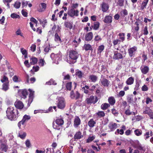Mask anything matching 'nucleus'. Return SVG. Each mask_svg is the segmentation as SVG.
Here are the masks:
<instances>
[{
    "mask_svg": "<svg viewBox=\"0 0 153 153\" xmlns=\"http://www.w3.org/2000/svg\"><path fill=\"white\" fill-rule=\"evenodd\" d=\"M19 113L18 110L15 109L14 108L10 106L8 107L6 111L7 116L10 120H14L17 119Z\"/></svg>",
    "mask_w": 153,
    "mask_h": 153,
    "instance_id": "1",
    "label": "nucleus"
},
{
    "mask_svg": "<svg viewBox=\"0 0 153 153\" xmlns=\"http://www.w3.org/2000/svg\"><path fill=\"white\" fill-rule=\"evenodd\" d=\"M79 54L75 50H70L69 52V57L70 58L73 60H70L68 62L70 64H74L76 61V59L78 58Z\"/></svg>",
    "mask_w": 153,
    "mask_h": 153,
    "instance_id": "2",
    "label": "nucleus"
},
{
    "mask_svg": "<svg viewBox=\"0 0 153 153\" xmlns=\"http://www.w3.org/2000/svg\"><path fill=\"white\" fill-rule=\"evenodd\" d=\"M98 100L97 97L93 95L87 98L85 100L86 103L88 105H91L92 103L95 104Z\"/></svg>",
    "mask_w": 153,
    "mask_h": 153,
    "instance_id": "3",
    "label": "nucleus"
},
{
    "mask_svg": "<svg viewBox=\"0 0 153 153\" xmlns=\"http://www.w3.org/2000/svg\"><path fill=\"white\" fill-rule=\"evenodd\" d=\"M68 14L70 16L74 18V16L77 17L79 16V11L78 10H75L73 8L68 9Z\"/></svg>",
    "mask_w": 153,
    "mask_h": 153,
    "instance_id": "4",
    "label": "nucleus"
},
{
    "mask_svg": "<svg viewBox=\"0 0 153 153\" xmlns=\"http://www.w3.org/2000/svg\"><path fill=\"white\" fill-rule=\"evenodd\" d=\"M18 92L20 94L21 98H23L24 99L27 97L28 94V90L25 89L19 90L18 91Z\"/></svg>",
    "mask_w": 153,
    "mask_h": 153,
    "instance_id": "5",
    "label": "nucleus"
},
{
    "mask_svg": "<svg viewBox=\"0 0 153 153\" xmlns=\"http://www.w3.org/2000/svg\"><path fill=\"white\" fill-rule=\"evenodd\" d=\"M30 119V117L29 115H25L23 117L21 121H20L18 123V126L19 128H21V125H24L25 123Z\"/></svg>",
    "mask_w": 153,
    "mask_h": 153,
    "instance_id": "6",
    "label": "nucleus"
},
{
    "mask_svg": "<svg viewBox=\"0 0 153 153\" xmlns=\"http://www.w3.org/2000/svg\"><path fill=\"white\" fill-rule=\"evenodd\" d=\"M28 91L30 92V94L29 96V98L28 100L27 105L29 106L33 101V99L34 97V91H33L30 89H29Z\"/></svg>",
    "mask_w": 153,
    "mask_h": 153,
    "instance_id": "7",
    "label": "nucleus"
},
{
    "mask_svg": "<svg viewBox=\"0 0 153 153\" xmlns=\"http://www.w3.org/2000/svg\"><path fill=\"white\" fill-rule=\"evenodd\" d=\"M114 54L113 56V59L114 60H119L123 58V56L122 54L119 53L117 51H115L114 52Z\"/></svg>",
    "mask_w": 153,
    "mask_h": 153,
    "instance_id": "8",
    "label": "nucleus"
},
{
    "mask_svg": "<svg viewBox=\"0 0 153 153\" xmlns=\"http://www.w3.org/2000/svg\"><path fill=\"white\" fill-rule=\"evenodd\" d=\"M143 113L148 114L151 119H153V112L148 107L146 108L145 110L143 111Z\"/></svg>",
    "mask_w": 153,
    "mask_h": 153,
    "instance_id": "9",
    "label": "nucleus"
},
{
    "mask_svg": "<svg viewBox=\"0 0 153 153\" xmlns=\"http://www.w3.org/2000/svg\"><path fill=\"white\" fill-rule=\"evenodd\" d=\"M83 137V135L81 131H77L76 132L74 135V140L76 141V140L81 139Z\"/></svg>",
    "mask_w": 153,
    "mask_h": 153,
    "instance_id": "10",
    "label": "nucleus"
},
{
    "mask_svg": "<svg viewBox=\"0 0 153 153\" xmlns=\"http://www.w3.org/2000/svg\"><path fill=\"white\" fill-rule=\"evenodd\" d=\"M57 105L58 108L60 109H63L65 106V103L64 100H59L57 103Z\"/></svg>",
    "mask_w": 153,
    "mask_h": 153,
    "instance_id": "11",
    "label": "nucleus"
},
{
    "mask_svg": "<svg viewBox=\"0 0 153 153\" xmlns=\"http://www.w3.org/2000/svg\"><path fill=\"white\" fill-rule=\"evenodd\" d=\"M137 47L134 46L128 49V52L129 56L131 57L133 56L134 55V53L137 51Z\"/></svg>",
    "mask_w": 153,
    "mask_h": 153,
    "instance_id": "12",
    "label": "nucleus"
},
{
    "mask_svg": "<svg viewBox=\"0 0 153 153\" xmlns=\"http://www.w3.org/2000/svg\"><path fill=\"white\" fill-rule=\"evenodd\" d=\"M81 123V120L78 116H75L74 122V126L75 128H77Z\"/></svg>",
    "mask_w": 153,
    "mask_h": 153,
    "instance_id": "13",
    "label": "nucleus"
},
{
    "mask_svg": "<svg viewBox=\"0 0 153 153\" xmlns=\"http://www.w3.org/2000/svg\"><path fill=\"white\" fill-rule=\"evenodd\" d=\"M85 40L86 41L89 42L91 41L93 38V33L91 32H88L85 35Z\"/></svg>",
    "mask_w": 153,
    "mask_h": 153,
    "instance_id": "14",
    "label": "nucleus"
},
{
    "mask_svg": "<svg viewBox=\"0 0 153 153\" xmlns=\"http://www.w3.org/2000/svg\"><path fill=\"white\" fill-rule=\"evenodd\" d=\"M102 8V11L103 12H106L108 9L109 6L105 2H102L100 5Z\"/></svg>",
    "mask_w": 153,
    "mask_h": 153,
    "instance_id": "15",
    "label": "nucleus"
},
{
    "mask_svg": "<svg viewBox=\"0 0 153 153\" xmlns=\"http://www.w3.org/2000/svg\"><path fill=\"white\" fill-rule=\"evenodd\" d=\"M14 105L16 108L20 109H22L24 106L23 102L20 101H16L14 103Z\"/></svg>",
    "mask_w": 153,
    "mask_h": 153,
    "instance_id": "16",
    "label": "nucleus"
},
{
    "mask_svg": "<svg viewBox=\"0 0 153 153\" xmlns=\"http://www.w3.org/2000/svg\"><path fill=\"white\" fill-rule=\"evenodd\" d=\"M108 127L110 129V131H112L117 128V125L116 123H111L109 124Z\"/></svg>",
    "mask_w": 153,
    "mask_h": 153,
    "instance_id": "17",
    "label": "nucleus"
},
{
    "mask_svg": "<svg viewBox=\"0 0 153 153\" xmlns=\"http://www.w3.org/2000/svg\"><path fill=\"white\" fill-rule=\"evenodd\" d=\"M140 69L142 72L144 74H146L149 72V68L148 66L145 65L142 66Z\"/></svg>",
    "mask_w": 153,
    "mask_h": 153,
    "instance_id": "18",
    "label": "nucleus"
},
{
    "mask_svg": "<svg viewBox=\"0 0 153 153\" xmlns=\"http://www.w3.org/2000/svg\"><path fill=\"white\" fill-rule=\"evenodd\" d=\"M112 17L111 16H107L105 17L103 21L105 23H110L112 22Z\"/></svg>",
    "mask_w": 153,
    "mask_h": 153,
    "instance_id": "19",
    "label": "nucleus"
},
{
    "mask_svg": "<svg viewBox=\"0 0 153 153\" xmlns=\"http://www.w3.org/2000/svg\"><path fill=\"white\" fill-rule=\"evenodd\" d=\"M108 101L109 102L108 104H110V105H111L112 106L114 105L116 102V100L114 97L112 96L108 97Z\"/></svg>",
    "mask_w": 153,
    "mask_h": 153,
    "instance_id": "20",
    "label": "nucleus"
},
{
    "mask_svg": "<svg viewBox=\"0 0 153 153\" xmlns=\"http://www.w3.org/2000/svg\"><path fill=\"white\" fill-rule=\"evenodd\" d=\"M26 136L25 132L22 131H20L18 132V136L22 139H24Z\"/></svg>",
    "mask_w": 153,
    "mask_h": 153,
    "instance_id": "21",
    "label": "nucleus"
},
{
    "mask_svg": "<svg viewBox=\"0 0 153 153\" xmlns=\"http://www.w3.org/2000/svg\"><path fill=\"white\" fill-rule=\"evenodd\" d=\"M83 49L86 51L88 50L92 51L93 50L91 45L90 44H85L83 46Z\"/></svg>",
    "mask_w": 153,
    "mask_h": 153,
    "instance_id": "22",
    "label": "nucleus"
},
{
    "mask_svg": "<svg viewBox=\"0 0 153 153\" xmlns=\"http://www.w3.org/2000/svg\"><path fill=\"white\" fill-rule=\"evenodd\" d=\"M96 124V122L93 119H90L88 123V125L90 128L93 127Z\"/></svg>",
    "mask_w": 153,
    "mask_h": 153,
    "instance_id": "23",
    "label": "nucleus"
},
{
    "mask_svg": "<svg viewBox=\"0 0 153 153\" xmlns=\"http://www.w3.org/2000/svg\"><path fill=\"white\" fill-rule=\"evenodd\" d=\"M102 85L104 86H108L109 83V81L105 79H103L101 80Z\"/></svg>",
    "mask_w": 153,
    "mask_h": 153,
    "instance_id": "24",
    "label": "nucleus"
},
{
    "mask_svg": "<svg viewBox=\"0 0 153 153\" xmlns=\"http://www.w3.org/2000/svg\"><path fill=\"white\" fill-rule=\"evenodd\" d=\"M56 123L58 125V126H62L64 123V121L61 118L55 120Z\"/></svg>",
    "mask_w": 153,
    "mask_h": 153,
    "instance_id": "25",
    "label": "nucleus"
},
{
    "mask_svg": "<svg viewBox=\"0 0 153 153\" xmlns=\"http://www.w3.org/2000/svg\"><path fill=\"white\" fill-rule=\"evenodd\" d=\"M30 65H34L36 64L38 62V59L35 57H32L30 59Z\"/></svg>",
    "mask_w": 153,
    "mask_h": 153,
    "instance_id": "26",
    "label": "nucleus"
},
{
    "mask_svg": "<svg viewBox=\"0 0 153 153\" xmlns=\"http://www.w3.org/2000/svg\"><path fill=\"white\" fill-rule=\"evenodd\" d=\"M83 75L84 73L82 72L79 69H77L75 70V74L74 76L75 75L76 76H82Z\"/></svg>",
    "mask_w": 153,
    "mask_h": 153,
    "instance_id": "27",
    "label": "nucleus"
},
{
    "mask_svg": "<svg viewBox=\"0 0 153 153\" xmlns=\"http://www.w3.org/2000/svg\"><path fill=\"white\" fill-rule=\"evenodd\" d=\"M96 114L97 115V117L99 118L103 117L105 115L104 111H99Z\"/></svg>",
    "mask_w": 153,
    "mask_h": 153,
    "instance_id": "28",
    "label": "nucleus"
},
{
    "mask_svg": "<svg viewBox=\"0 0 153 153\" xmlns=\"http://www.w3.org/2000/svg\"><path fill=\"white\" fill-rule=\"evenodd\" d=\"M110 107L109 104L108 103H104L102 104L101 106V108L103 110H105Z\"/></svg>",
    "mask_w": 153,
    "mask_h": 153,
    "instance_id": "29",
    "label": "nucleus"
},
{
    "mask_svg": "<svg viewBox=\"0 0 153 153\" xmlns=\"http://www.w3.org/2000/svg\"><path fill=\"white\" fill-rule=\"evenodd\" d=\"M54 40L57 42L61 43L62 42L60 37L59 36L57 33H56L55 34Z\"/></svg>",
    "mask_w": 153,
    "mask_h": 153,
    "instance_id": "30",
    "label": "nucleus"
},
{
    "mask_svg": "<svg viewBox=\"0 0 153 153\" xmlns=\"http://www.w3.org/2000/svg\"><path fill=\"white\" fill-rule=\"evenodd\" d=\"M134 79L132 77H129L126 80V83L128 85H131L134 82Z\"/></svg>",
    "mask_w": 153,
    "mask_h": 153,
    "instance_id": "31",
    "label": "nucleus"
},
{
    "mask_svg": "<svg viewBox=\"0 0 153 153\" xmlns=\"http://www.w3.org/2000/svg\"><path fill=\"white\" fill-rule=\"evenodd\" d=\"M1 151L6 152L7 150L8 146L7 145L2 143L1 145Z\"/></svg>",
    "mask_w": 153,
    "mask_h": 153,
    "instance_id": "32",
    "label": "nucleus"
},
{
    "mask_svg": "<svg viewBox=\"0 0 153 153\" xmlns=\"http://www.w3.org/2000/svg\"><path fill=\"white\" fill-rule=\"evenodd\" d=\"M65 26L67 28L71 29L73 27L72 23L69 22H66L64 23Z\"/></svg>",
    "mask_w": 153,
    "mask_h": 153,
    "instance_id": "33",
    "label": "nucleus"
},
{
    "mask_svg": "<svg viewBox=\"0 0 153 153\" xmlns=\"http://www.w3.org/2000/svg\"><path fill=\"white\" fill-rule=\"evenodd\" d=\"M42 7V8L39 9L38 11L39 12H42L45 11L46 7V4L44 3H42L41 4Z\"/></svg>",
    "mask_w": 153,
    "mask_h": 153,
    "instance_id": "34",
    "label": "nucleus"
},
{
    "mask_svg": "<svg viewBox=\"0 0 153 153\" xmlns=\"http://www.w3.org/2000/svg\"><path fill=\"white\" fill-rule=\"evenodd\" d=\"M9 82L5 83L3 85L2 89L3 90L6 91L9 89Z\"/></svg>",
    "mask_w": 153,
    "mask_h": 153,
    "instance_id": "35",
    "label": "nucleus"
},
{
    "mask_svg": "<svg viewBox=\"0 0 153 153\" xmlns=\"http://www.w3.org/2000/svg\"><path fill=\"white\" fill-rule=\"evenodd\" d=\"M27 78L26 79V82H25L26 83H33V82H34L35 81H36V79L35 78L33 77L31 78L30 79V82H29V80L28 77H27Z\"/></svg>",
    "mask_w": 153,
    "mask_h": 153,
    "instance_id": "36",
    "label": "nucleus"
},
{
    "mask_svg": "<svg viewBox=\"0 0 153 153\" xmlns=\"http://www.w3.org/2000/svg\"><path fill=\"white\" fill-rule=\"evenodd\" d=\"M142 33L144 35H147L149 34V31L148 30V27L146 26L142 30Z\"/></svg>",
    "mask_w": 153,
    "mask_h": 153,
    "instance_id": "37",
    "label": "nucleus"
},
{
    "mask_svg": "<svg viewBox=\"0 0 153 153\" xmlns=\"http://www.w3.org/2000/svg\"><path fill=\"white\" fill-rule=\"evenodd\" d=\"M119 39L122 42H123L125 40V34L124 33H120L118 34Z\"/></svg>",
    "mask_w": 153,
    "mask_h": 153,
    "instance_id": "38",
    "label": "nucleus"
},
{
    "mask_svg": "<svg viewBox=\"0 0 153 153\" xmlns=\"http://www.w3.org/2000/svg\"><path fill=\"white\" fill-rule=\"evenodd\" d=\"M94 40L95 42H98L102 40V38L100 36L97 34L94 38Z\"/></svg>",
    "mask_w": 153,
    "mask_h": 153,
    "instance_id": "39",
    "label": "nucleus"
},
{
    "mask_svg": "<svg viewBox=\"0 0 153 153\" xmlns=\"http://www.w3.org/2000/svg\"><path fill=\"white\" fill-rule=\"evenodd\" d=\"M100 24L99 22H96L94 23L93 27L94 30H97L98 29L100 26Z\"/></svg>",
    "mask_w": 153,
    "mask_h": 153,
    "instance_id": "40",
    "label": "nucleus"
},
{
    "mask_svg": "<svg viewBox=\"0 0 153 153\" xmlns=\"http://www.w3.org/2000/svg\"><path fill=\"white\" fill-rule=\"evenodd\" d=\"M135 134L137 136H140L142 134V131L139 129H137L134 130Z\"/></svg>",
    "mask_w": 153,
    "mask_h": 153,
    "instance_id": "41",
    "label": "nucleus"
},
{
    "mask_svg": "<svg viewBox=\"0 0 153 153\" xmlns=\"http://www.w3.org/2000/svg\"><path fill=\"white\" fill-rule=\"evenodd\" d=\"M105 46L103 45L99 46L97 49V52L101 53L104 50Z\"/></svg>",
    "mask_w": 153,
    "mask_h": 153,
    "instance_id": "42",
    "label": "nucleus"
},
{
    "mask_svg": "<svg viewBox=\"0 0 153 153\" xmlns=\"http://www.w3.org/2000/svg\"><path fill=\"white\" fill-rule=\"evenodd\" d=\"M124 133V131L123 129H117L115 132V134H120V135H123V134Z\"/></svg>",
    "mask_w": 153,
    "mask_h": 153,
    "instance_id": "43",
    "label": "nucleus"
},
{
    "mask_svg": "<svg viewBox=\"0 0 153 153\" xmlns=\"http://www.w3.org/2000/svg\"><path fill=\"white\" fill-rule=\"evenodd\" d=\"M95 137L94 136H92L91 137L89 136L86 142L87 143H90L93 140L95 139Z\"/></svg>",
    "mask_w": 153,
    "mask_h": 153,
    "instance_id": "44",
    "label": "nucleus"
},
{
    "mask_svg": "<svg viewBox=\"0 0 153 153\" xmlns=\"http://www.w3.org/2000/svg\"><path fill=\"white\" fill-rule=\"evenodd\" d=\"M39 66H43L46 64V62L44 59H40L39 61Z\"/></svg>",
    "mask_w": 153,
    "mask_h": 153,
    "instance_id": "45",
    "label": "nucleus"
},
{
    "mask_svg": "<svg viewBox=\"0 0 153 153\" xmlns=\"http://www.w3.org/2000/svg\"><path fill=\"white\" fill-rule=\"evenodd\" d=\"M72 87V82H69L67 83L66 84V88L68 90L71 91Z\"/></svg>",
    "mask_w": 153,
    "mask_h": 153,
    "instance_id": "46",
    "label": "nucleus"
},
{
    "mask_svg": "<svg viewBox=\"0 0 153 153\" xmlns=\"http://www.w3.org/2000/svg\"><path fill=\"white\" fill-rule=\"evenodd\" d=\"M10 17L13 19L20 18V16L19 15L14 13H12L10 15Z\"/></svg>",
    "mask_w": 153,
    "mask_h": 153,
    "instance_id": "47",
    "label": "nucleus"
},
{
    "mask_svg": "<svg viewBox=\"0 0 153 153\" xmlns=\"http://www.w3.org/2000/svg\"><path fill=\"white\" fill-rule=\"evenodd\" d=\"M8 68L9 69V74L10 76H12L14 75V73L13 72V70L11 68H10V67L8 66Z\"/></svg>",
    "mask_w": 153,
    "mask_h": 153,
    "instance_id": "48",
    "label": "nucleus"
},
{
    "mask_svg": "<svg viewBox=\"0 0 153 153\" xmlns=\"http://www.w3.org/2000/svg\"><path fill=\"white\" fill-rule=\"evenodd\" d=\"M147 4L142 2V3L140 7V10H144L146 8Z\"/></svg>",
    "mask_w": 153,
    "mask_h": 153,
    "instance_id": "49",
    "label": "nucleus"
},
{
    "mask_svg": "<svg viewBox=\"0 0 153 153\" xmlns=\"http://www.w3.org/2000/svg\"><path fill=\"white\" fill-rule=\"evenodd\" d=\"M21 5V3L19 1H16L15 2L14 5V7L16 9L19 8Z\"/></svg>",
    "mask_w": 153,
    "mask_h": 153,
    "instance_id": "50",
    "label": "nucleus"
},
{
    "mask_svg": "<svg viewBox=\"0 0 153 153\" xmlns=\"http://www.w3.org/2000/svg\"><path fill=\"white\" fill-rule=\"evenodd\" d=\"M12 79L15 82H20L21 81V79L19 77H13Z\"/></svg>",
    "mask_w": 153,
    "mask_h": 153,
    "instance_id": "51",
    "label": "nucleus"
},
{
    "mask_svg": "<svg viewBox=\"0 0 153 153\" xmlns=\"http://www.w3.org/2000/svg\"><path fill=\"white\" fill-rule=\"evenodd\" d=\"M120 41H121L119 39H116L114 40L112 42L114 46H115L117 44H120Z\"/></svg>",
    "mask_w": 153,
    "mask_h": 153,
    "instance_id": "52",
    "label": "nucleus"
},
{
    "mask_svg": "<svg viewBox=\"0 0 153 153\" xmlns=\"http://www.w3.org/2000/svg\"><path fill=\"white\" fill-rule=\"evenodd\" d=\"M111 111L112 114H113L115 116H117L118 114V111L115 109L112 108L111 109Z\"/></svg>",
    "mask_w": 153,
    "mask_h": 153,
    "instance_id": "53",
    "label": "nucleus"
},
{
    "mask_svg": "<svg viewBox=\"0 0 153 153\" xmlns=\"http://www.w3.org/2000/svg\"><path fill=\"white\" fill-rule=\"evenodd\" d=\"M127 100L128 102L130 103L133 100V99L132 98V95H129L127 97Z\"/></svg>",
    "mask_w": 153,
    "mask_h": 153,
    "instance_id": "54",
    "label": "nucleus"
},
{
    "mask_svg": "<svg viewBox=\"0 0 153 153\" xmlns=\"http://www.w3.org/2000/svg\"><path fill=\"white\" fill-rule=\"evenodd\" d=\"M137 148L140 150H142L144 152L145 151V148L141 145H139L137 146Z\"/></svg>",
    "mask_w": 153,
    "mask_h": 153,
    "instance_id": "55",
    "label": "nucleus"
},
{
    "mask_svg": "<svg viewBox=\"0 0 153 153\" xmlns=\"http://www.w3.org/2000/svg\"><path fill=\"white\" fill-rule=\"evenodd\" d=\"M21 52L23 55L25 54H27L28 53L27 50L25 49H24V48H22L20 49Z\"/></svg>",
    "mask_w": 153,
    "mask_h": 153,
    "instance_id": "56",
    "label": "nucleus"
},
{
    "mask_svg": "<svg viewBox=\"0 0 153 153\" xmlns=\"http://www.w3.org/2000/svg\"><path fill=\"white\" fill-rule=\"evenodd\" d=\"M16 34L17 35H20L22 37H23V34L22 33L21 30L20 29L18 30L16 32Z\"/></svg>",
    "mask_w": 153,
    "mask_h": 153,
    "instance_id": "57",
    "label": "nucleus"
},
{
    "mask_svg": "<svg viewBox=\"0 0 153 153\" xmlns=\"http://www.w3.org/2000/svg\"><path fill=\"white\" fill-rule=\"evenodd\" d=\"M70 97L72 99H75V94L73 90H72L70 92Z\"/></svg>",
    "mask_w": 153,
    "mask_h": 153,
    "instance_id": "58",
    "label": "nucleus"
},
{
    "mask_svg": "<svg viewBox=\"0 0 153 153\" xmlns=\"http://www.w3.org/2000/svg\"><path fill=\"white\" fill-rule=\"evenodd\" d=\"M142 90L143 91H147L148 90V88L146 85H144L142 87Z\"/></svg>",
    "mask_w": 153,
    "mask_h": 153,
    "instance_id": "59",
    "label": "nucleus"
},
{
    "mask_svg": "<svg viewBox=\"0 0 153 153\" xmlns=\"http://www.w3.org/2000/svg\"><path fill=\"white\" fill-rule=\"evenodd\" d=\"M1 81L2 82H5V83L9 82L7 77H3V79L1 80Z\"/></svg>",
    "mask_w": 153,
    "mask_h": 153,
    "instance_id": "60",
    "label": "nucleus"
},
{
    "mask_svg": "<svg viewBox=\"0 0 153 153\" xmlns=\"http://www.w3.org/2000/svg\"><path fill=\"white\" fill-rule=\"evenodd\" d=\"M25 145L26 146L28 147L29 148L31 144L30 142V141L29 140H27L25 141Z\"/></svg>",
    "mask_w": 153,
    "mask_h": 153,
    "instance_id": "61",
    "label": "nucleus"
},
{
    "mask_svg": "<svg viewBox=\"0 0 153 153\" xmlns=\"http://www.w3.org/2000/svg\"><path fill=\"white\" fill-rule=\"evenodd\" d=\"M124 2V0H118L117 4L120 6H123Z\"/></svg>",
    "mask_w": 153,
    "mask_h": 153,
    "instance_id": "62",
    "label": "nucleus"
},
{
    "mask_svg": "<svg viewBox=\"0 0 153 153\" xmlns=\"http://www.w3.org/2000/svg\"><path fill=\"white\" fill-rule=\"evenodd\" d=\"M30 20L31 22H33L35 24H36V26L38 23V21L34 18L33 17H31L30 19Z\"/></svg>",
    "mask_w": 153,
    "mask_h": 153,
    "instance_id": "63",
    "label": "nucleus"
},
{
    "mask_svg": "<svg viewBox=\"0 0 153 153\" xmlns=\"http://www.w3.org/2000/svg\"><path fill=\"white\" fill-rule=\"evenodd\" d=\"M125 94V92L123 91H120L119 93V97H122Z\"/></svg>",
    "mask_w": 153,
    "mask_h": 153,
    "instance_id": "64",
    "label": "nucleus"
}]
</instances>
